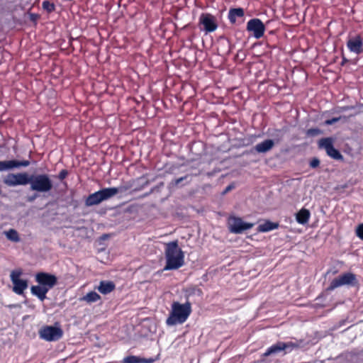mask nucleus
Wrapping results in <instances>:
<instances>
[{"label": "nucleus", "mask_w": 363, "mask_h": 363, "mask_svg": "<svg viewBox=\"0 0 363 363\" xmlns=\"http://www.w3.org/2000/svg\"><path fill=\"white\" fill-rule=\"evenodd\" d=\"M116 288L115 284L111 281H101L97 286L98 291L102 294H108Z\"/></svg>", "instance_id": "19"}, {"label": "nucleus", "mask_w": 363, "mask_h": 363, "mask_svg": "<svg viewBox=\"0 0 363 363\" xmlns=\"http://www.w3.org/2000/svg\"><path fill=\"white\" fill-rule=\"evenodd\" d=\"M38 197V195L37 194H34L32 196H28L26 200L28 202L32 203Z\"/></svg>", "instance_id": "34"}, {"label": "nucleus", "mask_w": 363, "mask_h": 363, "mask_svg": "<svg viewBox=\"0 0 363 363\" xmlns=\"http://www.w3.org/2000/svg\"><path fill=\"white\" fill-rule=\"evenodd\" d=\"M154 190H155V188H152L149 193H147L145 194V196H147V195L150 194L151 193H152L154 191Z\"/></svg>", "instance_id": "36"}, {"label": "nucleus", "mask_w": 363, "mask_h": 363, "mask_svg": "<svg viewBox=\"0 0 363 363\" xmlns=\"http://www.w3.org/2000/svg\"><path fill=\"white\" fill-rule=\"evenodd\" d=\"M294 347H295V345L292 342H279L269 347L264 353V356L268 357L272 354H277L281 351H286L289 348L291 350Z\"/></svg>", "instance_id": "16"}, {"label": "nucleus", "mask_w": 363, "mask_h": 363, "mask_svg": "<svg viewBox=\"0 0 363 363\" xmlns=\"http://www.w3.org/2000/svg\"><path fill=\"white\" fill-rule=\"evenodd\" d=\"M274 146V141L272 139H267L262 143H257L255 147V150L258 153H266L270 151Z\"/></svg>", "instance_id": "17"}, {"label": "nucleus", "mask_w": 363, "mask_h": 363, "mask_svg": "<svg viewBox=\"0 0 363 363\" xmlns=\"http://www.w3.org/2000/svg\"><path fill=\"white\" fill-rule=\"evenodd\" d=\"M101 298V296L95 291H90L87 293L83 298L82 300L91 303L96 302Z\"/></svg>", "instance_id": "26"}, {"label": "nucleus", "mask_w": 363, "mask_h": 363, "mask_svg": "<svg viewBox=\"0 0 363 363\" xmlns=\"http://www.w3.org/2000/svg\"><path fill=\"white\" fill-rule=\"evenodd\" d=\"M189 175H186L184 177H182L180 178H178V179H176L175 180H174L172 182V183L175 185V186H177L179 185L182 182L187 179L189 178Z\"/></svg>", "instance_id": "32"}, {"label": "nucleus", "mask_w": 363, "mask_h": 363, "mask_svg": "<svg viewBox=\"0 0 363 363\" xmlns=\"http://www.w3.org/2000/svg\"><path fill=\"white\" fill-rule=\"evenodd\" d=\"M152 358H142L138 356H127L123 359V363H152L154 362Z\"/></svg>", "instance_id": "21"}, {"label": "nucleus", "mask_w": 363, "mask_h": 363, "mask_svg": "<svg viewBox=\"0 0 363 363\" xmlns=\"http://www.w3.org/2000/svg\"><path fill=\"white\" fill-rule=\"evenodd\" d=\"M311 213L306 208L301 209L296 215V221L302 225L306 224L310 218Z\"/></svg>", "instance_id": "22"}, {"label": "nucleus", "mask_w": 363, "mask_h": 363, "mask_svg": "<svg viewBox=\"0 0 363 363\" xmlns=\"http://www.w3.org/2000/svg\"><path fill=\"white\" fill-rule=\"evenodd\" d=\"M319 164H320V160L316 157L313 158L311 160V161L310 162V167L311 168H316L319 166Z\"/></svg>", "instance_id": "29"}, {"label": "nucleus", "mask_w": 363, "mask_h": 363, "mask_svg": "<svg viewBox=\"0 0 363 363\" xmlns=\"http://www.w3.org/2000/svg\"><path fill=\"white\" fill-rule=\"evenodd\" d=\"M166 265L164 270L177 269L184 264V255L175 240L166 244L165 247Z\"/></svg>", "instance_id": "1"}, {"label": "nucleus", "mask_w": 363, "mask_h": 363, "mask_svg": "<svg viewBox=\"0 0 363 363\" xmlns=\"http://www.w3.org/2000/svg\"><path fill=\"white\" fill-rule=\"evenodd\" d=\"M3 234L11 242H18L21 240L19 235L15 229L11 228L8 230H5L3 232Z\"/></svg>", "instance_id": "24"}, {"label": "nucleus", "mask_w": 363, "mask_h": 363, "mask_svg": "<svg viewBox=\"0 0 363 363\" xmlns=\"http://www.w3.org/2000/svg\"><path fill=\"white\" fill-rule=\"evenodd\" d=\"M39 337L40 339L48 342H55L61 339L64 332L60 325L56 323L55 325H45L39 330Z\"/></svg>", "instance_id": "5"}, {"label": "nucleus", "mask_w": 363, "mask_h": 363, "mask_svg": "<svg viewBox=\"0 0 363 363\" xmlns=\"http://www.w3.org/2000/svg\"><path fill=\"white\" fill-rule=\"evenodd\" d=\"M321 133L320 130L318 128H310L307 130V135L309 136H315L319 135Z\"/></svg>", "instance_id": "28"}, {"label": "nucleus", "mask_w": 363, "mask_h": 363, "mask_svg": "<svg viewBox=\"0 0 363 363\" xmlns=\"http://www.w3.org/2000/svg\"><path fill=\"white\" fill-rule=\"evenodd\" d=\"M67 175H68V171L66 169H62L60 172L57 177L60 180H63L64 179H65L67 177Z\"/></svg>", "instance_id": "31"}, {"label": "nucleus", "mask_w": 363, "mask_h": 363, "mask_svg": "<svg viewBox=\"0 0 363 363\" xmlns=\"http://www.w3.org/2000/svg\"><path fill=\"white\" fill-rule=\"evenodd\" d=\"M234 188H235V186L233 184H229L228 186H226V188L223 191V194H225L228 192H229L230 191H231L232 189H233Z\"/></svg>", "instance_id": "35"}, {"label": "nucleus", "mask_w": 363, "mask_h": 363, "mask_svg": "<svg viewBox=\"0 0 363 363\" xmlns=\"http://www.w3.org/2000/svg\"><path fill=\"white\" fill-rule=\"evenodd\" d=\"M28 184L30 190L40 193L48 192L53 187L52 182L47 174H30Z\"/></svg>", "instance_id": "4"}, {"label": "nucleus", "mask_w": 363, "mask_h": 363, "mask_svg": "<svg viewBox=\"0 0 363 363\" xmlns=\"http://www.w3.org/2000/svg\"><path fill=\"white\" fill-rule=\"evenodd\" d=\"M334 140L332 138H324L318 141V147L324 149L327 155L335 160H342L343 157L340 151L333 146Z\"/></svg>", "instance_id": "7"}, {"label": "nucleus", "mask_w": 363, "mask_h": 363, "mask_svg": "<svg viewBox=\"0 0 363 363\" xmlns=\"http://www.w3.org/2000/svg\"><path fill=\"white\" fill-rule=\"evenodd\" d=\"M191 313V304L189 301H186L185 303L174 301L172 304V310L166 320V324L169 326L182 324L186 322Z\"/></svg>", "instance_id": "2"}, {"label": "nucleus", "mask_w": 363, "mask_h": 363, "mask_svg": "<svg viewBox=\"0 0 363 363\" xmlns=\"http://www.w3.org/2000/svg\"><path fill=\"white\" fill-rule=\"evenodd\" d=\"M347 47L351 52L360 55L363 52V39L360 35L350 37L347 41Z\"/></svg>", "instance_id": "14"}, {"label": "nucleus", "mask_w": 363, "mask_h": 363, "mask_svg": "<svg viewBox=\"0 0 363 363\" xmlns=\"http://www.w3.org/2000/svg\"><path fill=\"white\" fill-rule=\"evenodd\" d=\"M123 187L104 188L98 191L91 194L85 200V206L87 207L96 206L104 201H107L116 196L119 192H123Z\"/></svg>", "instance_id": "3"}, {"label": "nucleus", "mask_w": 363, "mask_h": 363, "mask_svg": "<svg viewBox=\"0 0 363 363\" xmlns=\"http://www.w3.org/2000/svg\"><path fill=\"white\" fill-rule=\"evenodd\" d=\"M340 118L339 117V118H333L331 119H328V120L325 121V124L326 125H333L335 123L339 121Z\"/></svg>", "instance_id": "33"}, {"label": "nucleus", "mask_w": 363, "mask_h": 363, "mask_svg": "<svg viewBox=\"0 0 363 363\" xmlns=\"http://www.w3.org/2000/svg\"><path fill=\"white\" fill-rule=\"evenodd\" d=\"M48 291L49 290H48V289L40 284L38 286H32L30 288L32 294L37 296L40 301H44L45 299L46 294Z\"/></svg>", "instance_id": "20"}, {"label": "nucleus", "mask_w": 363, "mask_h": 363, "mask_svg": "<svg viewBox=\"0 0 363 363\" xmlns=\"http://www.w3.org/2000/svg\"><path fill=\"white\" fill-rule=\"evenodd\" d=\"M186 296L187 298L192 296H201L203 294V292L200 288L198 286H189L187 288L185 291Z\"/></svg>", "instance_id": "25"}, {"label": "nucleus", "mask_w": 363, "mask_h": 363, "mask_svg": "<svg viewBox=\"0 0 363 363\" xmlns=\"http://www.w3.org/2000/svg\"><path fill=\"white\" fill-rule=\"evenodd\" d=\"M21 274V270H13L10 274L11 281L13 284V291L18 295L23 294L24 290L28 286L27 280L20 279Z\"/></svg>", "instance_id": "9"}, {"label": "nucleus", "mask_w": 363, "mask_h": 363, "mask_svg": "<svg viewBox=\"0 0 363 363\" xmlns=\"http://www.w3.org/2000/svg\"><path fill=\"white\" fill-rule=\"evenodd\" d=\"M199 25L203 26L201 30L206 33L215 31L218 28L216 18L208 13H203L200 15L199 19Z\"/></svg>", "instance_id": "10"}, {"label": "nucleus", "mask_w": 363, "mask_h": 363, "mask_svg": "<svg viewBox=\"0 0 363 363\" xmlns=\"http://www.w3.org/2000/svg\"><path fill=\"white\" fill-rule=\"evenodd\" d=\"M35 281L40 285L50 290L57 284V278L54 274L47 272H39L35 274Z\"/></svg>", "instance_id": "12"}, {"label": "nucleus", "mask_w": 363, "mask_h": 363, "mask_svg": "<svg viewBox=\"0 0 363 363\" xmlns=\"http://www.w3.org/2000/svg\"><path fill=\"white\" fill-rule=\"evenodd\" d=\"M245 11L242 8H231L228 11V18L232 24H235L237 19L243 18Z\"/></svg>", "instance_id": "18"}, {"label": "nucleus", "mask_w": 363, "mask_h": 363, "mask_svg": "<svg viewBox=\"0 0 363 363\" xmlns=\"http://www.w3.org/2000/svg\"><path fill=\"white\" fill-rule=\"evenodd\" d=\"M43 8L48 12L50 13L55 10V5L48 1H44L43 2Z\"/></svg>", "instance_id": "27"}, {"label": "nucleus", "mask_w": 363, "mask_h": 363, "mask_svg": "<svg viewBox=\"0 0 363 363\" xmlns=\"http://www.w3.org/2000/svg\"><path fill=\"white\" fill-rule=\"evenodd\" d=\"M357 284V280L356 278V275L351 273L347 272L345 273L337 278L334 279L327 288V291H333L337 287L342 286H356Z\"/></svg>", "instance_id": "6"}, {"label": "nucleus", "mask_w": 363, "mask_h": 363, "mask_svg": "<svg viewBox=\"0 0 363 363\" xmlns=\"http://www.w3.org/2000/svg\"><path fill=\"white\" fill-rule=\"evenodd\" d=\"M247 30L249 32H252L254 37L259 39L263 36L265 27L260 19L252 18L247 22Z\"/></svg>", "instance_id": "13"}, {"label": "nucleus", "mask_w": 363, "mask_h": 363, "mask_svg": "<svg viewBox=\"0 0 363 363\" xmlns=\"http://www.w3.org/2000/svg\"><path fill=\"white\" fill-rule=\"evenodd\" d=\"M29 177L26 172L18 174H9L4 180V183L9 186L18 185H27L29 182Z\"/></svg>", "instance_id": "11"}, {"label": "nucleus", "mask_w": 363, "mask_h": 363, "mask_svg": "<svg viewBox=\"0 0 363 363\" xmlns=\"http://www.w3.org/2000/svg\"><path fill=\"white\" fill-rule=\"evenodd\" d=\"M229 230L235 234H241L244 231L251 229L254 223H246L241 218L230 216L228 219Z\"/></svg>", "instance_id": "8"}, {"label": "nucleus", "mask_w": 363, "mask_h": 363, "mask_svg": "<svg viewBox=\"0 0 363 363\" xmlns=\"http://www.w3.org/2000/svg\"><path fill=\"white\" fill-rule=\"evenodd\" d=\"M357 235L363 240V223L360 224L357 228Z\"/></svg>", "instance_id": "30"}, {"label": "nucleus", "mask_w": 363, "mask_h": 363, "mask_svg": "<svg viewBox=\"0 0 363 363\" xmlns=\"http://www.w3.org/2000/svg\"><path fill=\"white\" fill-rule=\"evenodd\" d=\"M278 226V223L267 220L265 221L264 223L259 225L257 230L259 232L266 233L277 229Z\"/></svg>", "instance_id": "23"}, {"label": "nucleus", "mask_w": 363, "mask_h": 363, "mask_svg": "<svg viewBox=\"0 0 363 363\" xmlns=\"http://www.w3.org/2000/svg\"><path fill=\"white\" fill-rule=\"evenodd\" d=\"M30 164L28 160L18 161L15 160L0 161V172L11 170L21 167H28Z\"/></svg>", "instance_id": "15"}]
</instances>
